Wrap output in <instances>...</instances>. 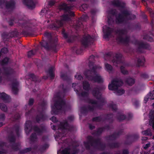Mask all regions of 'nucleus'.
<instances>
[{"label":"nucleus","instance_id":"nucleus-38","mask_svg":"<svg viewBox=\"0 0 154 154\" xmlns=\"http://www.w3.org/2000/svg\"><path fill=\"white\" fill-rule=\"evenodd\" d=\"M83 89L88 92L91 89L90 85L89 82L87 81L83 82Z\"/></svg>","mask_w":154,"mask_h":154},{"label":"nucleus","instance_id":"nucleus-39","mask_svg":"<svg viewBox=\"0 0 154 154\" xmlns=\"http://www.w3.org/2000/svg\"><path fill=\"white\" fill-rule=\"evenodd\" d=\"M61 78L64 81H65L68 83L71 82V78L70 76H68L66 74L63 73L61 75Z\"/></svg>","mask_w":154,"mask_h":154},{"label":"nucleus","instance_id":"nucleus-26","mask_svg":"<svg viewBox=\"0 0 154 154\" xmlns=\"http://www.w3.org/2000/svg\"><path fill=\"white\" fill-rule=\"evenodd\" d=\"M4 74L7 76H12L15 74L14 70L10 67L3 68Z\"/></svg>","mask_w":154,"mask_h":154},{"label":"nucleus","instance_id":"nucleus-55","mask_svg":"<svg viewBox=\"0 0 154 154\" xmlns=\"http://www.w3.org/2000/svg\"><path fill=\"white\" fill-rule=\"evenodd\" d=\"M9 60V58L8 57H6L2 60L1 62V64L2 66L6 65L8 63Z\"/></svg>","mask_w":154,"mask_h":154},{"label":"nucleus","instance_id":"nucleus-43","mask_svg":"<svg viewBox=\"0 0 154 154\" xmlns=\"http://www.w3.org/2000/svg\"><path fill=\"white\" fill-rule=\"evenodd\" d=\"M114 154H129V151L128 149H123L118 151Z\"/></svg>","mask_w":154,"mask_h":154},{"label":"nucleus","instance_id":"nucleus-22","mask_svg":"<svg viewBox=\"0 0 154 154\" xmlns=\"http://www.w3.org/2000/svg\"><path fill=\"white\" fill-rule=\"evenodd\" d=\"M59 128L63 130H67L70 132L73 131L74 130V127L73 125H69L68 122L65 120L63 122H60L59 126Z\"/></svg>","mask_w":154,"mask_h":154},{"label":"nucleus","instance_id":"nucleus-14","mask_svg":"<svg viewBox=\"0 0 154 154\" xmlns=\"http://www.w3.org/2000/svg\"><path fill=\"white\" fill-rule=\"evenodd\" d=\"M134 44L136 45H137L138 47L137 51L140 53H143V49H146L148 50H150L151 48L150 45L146 43H144L142 41H140L137 40H136L134 42Z\"/></svg>","mask_w":154,"mask_h":154},{"label":"nucleus","instance_id":"nucleus-40","mask_svg":"<svg viewBox=\"0 0 154 154\" xmlns=\"http://www.w3.org/2000/svg\"><path fill=\"white\" fill-rule=\"evenodd\" d=\"M20 144L19 143H13L11 145V147L12 149L14 151H17L19 149V147Z\"/></svg>","mask_w":154,"mask_h":154},{"label":"nucleus","instance_id":"nucleus-49","mask_svg":"<svg viewBox=\"0 0 154 154\" xmlns=\"http://www.w3.org/2000/svg\"><path fill=\"white\" fill-rule=\"evenodd\" d=\"M87 106H84L80 108V112L82 114H84L88 112Z\"/></svg>","mask_w":154,"mask_h":154},{"label":"nucleus","instance_id":"nucleus-1","mask_svg":"<svg viewBox=\"0 0 154 154\" xmlns=\"http://www.w3.org/2000/svg\"><path fill=\"white\" fill-rule=\"evenodd\" d=\"M87 141L84 142V146L87 150H90L91 154H95L94 149H91V146L94 149L100 151H103L106 148V145L100 141V139H94L92 136L89 135L87 137Z\"/></svg>","mask_w":154,"mask_h":154},{"label":"nucleus","instance_id":"nucleus-37","mask_svg":"<svg viewBox=\"0 0 154 154\" xmlns=\"http://www.w3.org/2000/svg\"><path fill=\"white\" fill-rule=\"evenodd\" d=\"M125 82L127 84L131 86L134 84L135 80L132 78L128 77L126 79Z\"/></svg>","mask_w":154,"mask_h":154},{"label":"nucleus","instance_id":"nucleus-13","mask_svg":"<svg viewBox=\"0 0 154 154\" xmlns=\"http://www.w3.org/2000/svg\"><path fill=\"white\" fill-rule=\"evenodd\" d=\"M70 19V17L67 14L62 15L61 19L60 20H57L55 23L51 25V27L53 29H57L63 26L64 21H68Z\"/></svg>","mask_w":154,"mask_h":154},{"label":"nucleus","instance_id":"nucleus-21","mask_svg":"<svg viewBox=\"0 0 154 154\" xmlns=\"http://www.w3.org/2000/svg\"><path fill=\"white\" fill-rule=\"evenodd\" d=\"M111 129V128L109 125H106L103 127H99L97 128V130L94 131V132L92 133L93 135L99 136H100L103 132L105 130L108 131Z\"/></svg>","mask_w":154,"mask_h":154},{"label":"nucleus","instance_id":"nucleus-4","mask_svg":"<svg viewBox=\"0 0 154 154\" xmlns=\"http://www.w3.org/2000/svg\"><path fill=\"white\" fill-rule=\"evenodd\" d=\"M97 68V66H93L92 69L85 71L84 74L88 80L101 83L103 82V80L101 76L97 73L96 69Z\"/></svg>","mask_w":154,"mask_h":154},{"label":"nucleus","instance_id":"nucleus-5","mask_svg":"<svg viewBox=\"0 0 154 154\" xmlns=\"http://www.w3.org/2000/svg\"><path fill=\"white\" fill-rule=\"evenodd\" d=\"M32 129L37 134V135L40 136L46 131V128L45 126L43 125H41L39 127L36 125L32 126L31 121H27L25 127V131L26 135H29Z\"/></svg>","mask_w":154,"mask_h":154},{"label":"nucleus","instance_id":"nucleus-7","mask_svg":"<svg viewBox=\"0 0 154 154\" xmlns=\"http://www.w3.org/2000/svg\"><path fill=\"white\" fill-rule=\"evenodd\" d=\"M115 32L117 35L116 40L118 43L125 45L129 44L130 40V37L127 35L124 37L123 36L127 34V32L125 29H117L115 31Z\"/></svg>","mask_w":154,"mask_h":154},{"label":"nucleus","instance_id":"nucleus-54","mask_svg":"<svg viewBox=\"0 0 154 154\" xmlns=\"http://www.w3.org/2000/svg\"><path fill=\"white\" fill-rule=\"evenodd\" d=\"M29 78L32 79V81L36 82L37 81V77L33 74H30L28 75Z\"/></svg>","mask_w":154,"mask_h":154},{"label":"nucleus","instance_id":"nucleus-45","mask_svg":"<svg viewBox=\"0 0 154 154\" xmlns=\"http://www.w3.org/2000/svg\"><path fill=\"white\" fill-rule=\"evenodd\" d=\"M143 38L151 42L153 41V38L149 35V34L144 35Z\"/></svg>","mask_w":154,"mask_h":154},{"label":"nucleus","instance_id":"nucleus-28","mask_svg":"<svg viewBox=\"0 0 154 154\" xmlns=\"http://www.w3.org/2000/svg\"><path fill=\"white\" fill-rule=\"evenodd\" d=\"M23 3L29 9H32L35 7V5L32 0H23Z\"/></svg>","mask_w":154,"mask_h":154},{"label":"nucleus","instance_id":"nucleus-48","mask_svg":"<svg viewBox=\"0 0 154 154\" xmlns=\"http://www.w3.org/2000/svg\"><path fill=\"white\" fill-rule=\"evenodd\" d=\"M76 38V36L75 35H69L67 39V42H72L75 40Z\"/></svg>","mask_w":154,"mask_h":154},{"label":"nucleus","instance_id":"nucleus-50","mask_svg":"<svg viewBox=\"0 0 154 154\" xmlns=\"http://www.w3.org/2000/svg\"><path fill=\"white\" fill-rule=\"evenodd\" d=\"M105 69L107 71H111L112 70L113 68L112 66L108 63H105Z\"/></svg>","mask_w":154,"mask_h":154},{"label":"nucleus","instance_id":"nucleus-18","mask_svg":"<svg viewBox=\"0 0 154 154\" xmlns=\"http://www.w3.org/2000/svg\"><path fill=\"white\" fill-rule=\"evenodd\" d=\"M8 81L12 82V91L13 93L15 95L17 94L18 91V87L19 85V82L13 76H11V77H8Z\"/></svg>","mask_w":154,"mask_h":154},{"label":"nucleus","instance_id":"nucleus-8","mask_svg":"<svg viewBox=\"0 0 154 154\" xmlns=\"http://www.w3.org/2000/svg\"><path fill=\"white\" fill-rule=\"evenodd\" d=\"M122 55L119 53L114 54L113 52L110 51L106 53L104 55L105 59L106 58L110 59L111 57H113L112 62L114 65L117 66V65L122 63Z\"/></svg>","mask_w":154,"mask_h":154},{"label":"nucleus","instance_id":"nucleus-33","mask_svg":"<svg viewBox=\"0 0 154 154\" xmlns=\"http://www.w3.org/2000/svg\"><path fill=\"white\" fill-rule=\"evenodd\" d=\"M74 90L76 92L77 95L79 97H87L88 95V91H82L80 93L79 91L75 88H74Z\"/></svg>","mask_w":154,"mask_h":154},{"label":"nucleus","instance_id":"nucleus-15","mask_svg":"<svg viewBox=\"0 0 154 154\" xmlns=\"http://www.w3.org/2000/svg\"><path fill=\"white\" fill-rule=\"evenodd\" d=\"M74 7L73 5H68L66 3H63L59 5V8L60 10H63L65 12H68L67 14L69 17H73L75 16V14L74 12L71 10H73Z\"/></svg>","mask_w":154,"mask_h":154},{"label":"nucleus","instance_id":"nucleus-17","mask_svg":"<svg viewBox=\"0 0 154 154\" xmlns=\"http://www.w3.org/2000/svg\"><path fill=\"white\" fill-rule=\"evenodd\" d=\"M21 26L22 27H25L21 33L22 35H24L27 36H32L34 30L32 28L28 26V24L25 22H23L22 23Z\"/></svg>","mask_w":154,"mask_h":154},{"label":"nucleus","instance_id":"nucleus-27","mask_svg":"<svg viewBox=\"0 0 154 154\" xmlns=\"http://www.w3.org/2000/svg\"><path fill=\"white\" fill-rule=\"evenodd\" d=\"M111 3L114 6L120 7L122 9L125 8L126 5L125 3L120 2L119 0H114L111 2Z\"/></svg>","mask_w":154,"mask_h":154},{"label":"nucleus","instance_id":"nucleus-60","mask_svg":"<svg viewBox=\"0 0 154 154\" xmlns=\"http://www.w3.org/2000/svg\"><path fill=\"white\" fill-rule=\"evenodd\" d=\"M82 25V23L81 21H78L75 25V28L76 30L78 29L81 27Z\"/></svg>","mask_w":154,"mask_h":154},{"label":"nucleus","instance_id":"nucleus-12","mask_svg":"<svg viewBox=\"0 0 154 154\" xmlns=\"http://www.w3.org/2000/svg\"><path fill=\"white\" fill-rule=\"evenodd\" d=\"M94 41V38L89 34L84 35L81 40L82 45L85 48H87L91 45Z\"/></svg>","mask_w":154,"mask_h":154},{"label":"nucleus","instance_id":"nucleus-11","mask_svg":"<svg viewBox=\"0 0 154 154\" xmlns=\"http://www.w3.org/2000/svg\"><path fill=\"white\" fill-rule=\"evenodd\" d=\"M40 109H38L39 114L36 115L35 117V120L37 122L39 123L41 120L44 121L46 119V117L44 113L46 108L47 105V102L42 101L39 103Z\"/></svg>","mask_w":154,"mask_h":154},{"label":"nucleus","instance_id":"nucleus-32","mask_svg":"<svg viewBox=\"0 0 154 154\" xmlns=\"http://www.w3.org/2000/svg\"><path fill=\"white\" fill-rule=\"evenodd\" d=\"M95 56L92 55L90 56L88 59L89 60V64L88 66L90 69L92 68L93 66H97L96 65H94V60Z\"/></svg>","mask_w":154,"mask_h":154},{"label":"nucleus","instance_id":"nucleus-44","mask_svg":"<svg viewBox=\"0 0 154 154\" xmlns=\"http://www.w3.org/2000/svg\"><path fill=\"white\" fill-rule=\"evenodd\" d=\"M72 50L73 52H75L76 53L78 54H81L83 51L81 48H78L76 46H74L72 47Z\"/></svg>","mask_w":154,"mask_h":154},{"label":"nucleus","instance_id":"nucleus-51","mask_svg":"<svg viewBox=\"0 0 154 154\" xmlns=\"http://www.w3.org/2000/svg\"><path fill=\"white\" fill-rule=\"evenodd\" d=\"M0 109L2 111L4 112H6L7 111V106L3 103H0Z\"/></svg>","mask_w":154,"mask_h":154},{"label":"nucleus","instance_id":"nucleus-10","mask_svg":"<svg viewBox=\"0 0 154 154\" xmlns=\"http://www.w3.org/2000/svg\"><path fill=\"white\" fill-rule=\"evenodd\" d=\"M19 125L17 124H15L12 127L10 128L9 134L8 136V139L10 143H15L16 141V138L14 135V132L15 131L18 137L20 136L19 132Z\"/></svg>","mask_w":154,"mask_h":154},{"label":"nucleus","instance_id":"nucleus-16","mask_svg":"<svg viewBox=\"0 0 154 154\" xmlns=\"http://www.w3.org/2000/svg\"><path fill=\"white\" fill-rule=\"evenodd\" d=\"M123 84L122 79L116 78L113 79L111 84L108 85L109 89L110 90L116 91L118 89V87L122 86Z\"/></svg>","mask_w":154,"mask_h":154},{"label":"nucleus","instance_id":"nucleus-62","mask_svg":"<svg viewBox=\"0 0 154 154\" xmlns=\"http://www.w3.org/2000/svg\"><path fill=\"white\" fill-rule=\"evenodd\" d=\"M117 94L118 95H120L125 93V91L123 89H117Z\"/></svg>","mask_w":154,"mask_h":154},{"label":"nucleus","instance_id":"nucleus-24","mask_svg":"<svg viewBox=\"0 0 154 154\" xmlns=\"http://www.w3.org/2000/svg\"><path fill=\"white\" fill-rule=\"evenodd\" d=\"M123 132V130H121L117 132H114L112 134L106 137V139L108 140H114L121 135Z\"/></svg>","mask_w":154,"mask_h":154},{"label":"nucleus","instance_id":"nucleus-41","mask_svg":"<svg viewBox=\"0 0 154 154\" xmlns=\"http://www.w3.org/2000/svg\"><path fill=\"white\" fill-rule=\"evenodd\" d=\"M116 117L117 119L119 121H121L126 119V116L121 114L119 112H117Z\"/></svg>","mask_w":154,"mask_h":154},{"label":"nucleus","instance_id":"nucleus-46","mask_svg":"<svg viewBox=\"0 0 154 154\" xmlns=\"http://www.w3.org/2000/svg\"><path fill=\"white\" fill-rule=\"evenodd\" d=\"M120 70L121 73L124 75H128L129 73L128 71L125 69V67L123 66L120 67Z\"/></svg>","mask_w":154,"mask_h":154},{"label":"nucleus","instance_id":"nucleus-58","mask_svg":"<svg viewBox=\"0 0 154 154\" xmlns=\"http://www.w3.org/2000/svg\"><path fill=\"white\" fill-rule=\"evenodd\" d=\"M15 20V18L14 17H11L8 20H7L9 25L12 26L14 24V22Z\"/></svg>","mask_w":154,"mask_h":154},{"label":"nucleus","instance_id":"nucleus-64","mask_svg":"<svg viewBox=\"0 0 154 154\" xmlns=\"http://www.w3.org/2000/svg\"><path fill=\"white\" fill-rule=\"evenodd\" d=\"M109 14H112L113 16H116L117 15V11L116 9H112L110 10L109 12Z\"/></svg>","mask_w":154,"mask_h":154},{"label":"nucleus","instance_id":"nucleus-35","mask_svg":"<svg viewBox=\"0 0 154 154\" xmlns=\"http://www.w3.org/2000/svg\"><path fill=\"white\" fill-rule=\"evenodd\" d=\"M108 146L110 149H113L119 148L120 146V144L117 142H112L109 143L108 144Z\"/></svg>","mask_w":154,"mask_h":154},{"label":"nucleus","instance_id":"nucleus-19","mask_svg":"<svg viewBox=\"0 0 154 154\" xmlns=\"http://www.w3.org/2000/svg\"><path fill=\"white\" fill-rule=\"evenodd\" d=\"M113 115L112 113L107 114L106 115L104 120H103L102 117L100 116H98L93 117L92 119V121L93 122H100L102 121L107 120L110 123H112L113 121Z\"/></svg>","mask_w":154,"mask_h":154},{"label":"nucleus","instance_id":"nucleus-29","mask_svg":"<svg viewBox=\"0 0 154 154\" xmlns=\"http://www.w3.org/2000/svg\"><path fill=\"white\" fill-rule=\"evenodd\" d=\"M0 98L5 103H8L10 101V96L4 92L0 93Z\"/></svg>","mask_w":154,"mask_h":154},{"label":"nucleus","instance_id":"nucleus-3","mask_svg":"<svg viewBox=\"0 0 154 154\" xmlns=\"http://www.w3.org/2000/svg\"><path fill=\"white\" fill-rule=\"evenodd\" d=\"M100 87H96L94 88L92 94L93 96L97 99L98 101L88 98L87 99V102L89 103L92 104L96 105V106L99 108H101L104 105L105 100L102 97L100 90Z\"/></svg>","mask_w":154,"mask_h":154},{"label":"nucleus","instance_id":"nucleus-36","mask_svg":"<svg viewBox=\"0 0 154 154\" xmlns=\"http://www.w3.org/2000/svg\"><path fill=\"white\" fill-rule=\"evenodd\" d=\"M54 67L53 66H51L49 68L47 72L51 79H54L55 76L54 73Z\"/></svg>","mask_w":154,"mask_h":154},{"label":"nucleus","instance_id":"nucleus-56","mask_svg":"<svg viewBox=\"0 0 154 154\" xmlns=\"http://www.w3.org/2000/svg\"><path fill=\"white\" fill-rule=\"evenodd\" d=\"M143 134L147 136H151L152 135V133L151 130L149 129L147 130L142 132Z\"/></svg>","mask_w":154,"mask_h":154},{"label":"nucleus","instance_id":"nucleus-31","mask_svg":"<svg viewBox=\"0 0 154 154\" xmlns=\"http://www.w3.org/2000/svg\"><path fill=\"white\" fill-rule=\"evenodd\" d=\"M145 62V59L144 56H141L139 57L137 59V61L136 63L137 66L140 67L143 66L144 65Z\"/></svg>","mask_w":154,"mask_h":154},{"label":"nucleus","instance_id":"nucleus-34","mask_svg":"<svg viewBox=\"0 0 154 154\" xmlns=\"http://www.w3.org/2000/svg\"><path fill=\"white\" fill-rule=\"evenodd\" d=\"M149 99L150 100L154 99V90L150 91L144 97V101L145 103L147 102Z\"/></svg>","mask_w":154,"mask_h":154},{"label":"nucleus","instance_id":"nucleus-20","mask_svg":"<svg viewBox=\"0 0 154 154\" xmlns=\"http://www.w3.org/2000/svg\"><path fill=\"white\" fill-rule=\"evenodd\" d=\"M19 34L18 32L15 30L9 33L7 32H3L2 34V37L4 41H9L11 38L13 37H17Z\"/></svg>","mask_w":154,"mask_h":154},{"label":"nucleus","instance_id":"nucleus-52","mask_svg":"<svg viewBox=\"0 0 154 154\" xmlns=\"http://www.w3.org/2000/svg\"><path fill=\"white\" fill-rule=\"evenodd\" d=\"M32 150V148L30 147L26 148L20 151V152L21 154L27 153L30 151Z\"/></svg>","mask_w":154,"mask_h":154},{"label":"nucleus","instance_id":"nucleus-23","mask_svg":"<svg viewBox=\"0 0 154 154\" xmlns=\"http://www.w3.org/2000/svg\"><path fill=\"white\" fill-rule=\"evenodd\" d=\"M139 137V135L137 134L128 135L127 136L125 144L127 145H130L134 142L137 140Z\"/></svg>","mask_w":154,"mask_h":154},{"label":"nucleus","instance_id":"nucleus-63","mask_svg":"<svg viewBox=\"0 0 154 154\" xmlns=\"http://www.w3.org/2000/svg\"><path fill=\"white\" fill-rule=\"evenodd\" d=\"M114 20L111 16H108V22L109 25L111 24V23L114 22Z\"/></svg>","mask_w":154,"mask_h":154},{"label":"nucleus","instance_id":"nucleus-61","mask_svg":"<svg viewBox=\"0 0 154 154\" xmlns=\"http://www.w3.org/2000/svg\"><path fill=\"white\" fill-rule=\"evenodd\" d=\"M109 107L113 111H116L117 110V106L115 104H111L109 105Z\"/></svg>","mask_w":154,"mask_h":154},{"label":"nucleus","instance_id":"nucleus-59","mask_svg":"<svg viewBox=\"0 0 154 154\" xmlns=\"http://www.w3.org/2000/svg\"><path fill=\"white\" fill-rule=\"evenodd\" d=\"M61 33L64 38L67 39L69 35L68 33L65 32V30L64 29H62Z\"/></svg>","mask_w":154,"mask_h":154},{"label":"nucleus","instance_id":"nucleus-9","mask_svg":"<svg viewBox=\"0 0 154 154\" xmlns=\"http://www.w3.org/2000/svg\"><path fill=\"white\" fill-rule=\"evenodd\" d=\"M121 14H119L116 17V22L117 24H122L130 19L128 17L131 15L130 12L127 10H120Z\"/></svg>","mask_w":154,"mask_h":154},{"label":"nucleus","instance_id":"nucleus-53","mask_svg":"<svg viewBox=\"0 0 154 154\" xmlns=\"http://www.w3.org/2000/svg\"><path fill=\"white\" fill-rule=\"evenodd\" d=\"M36 50H32L29 51L28 52V57H30L31 56L34 55L36 53Z\"/></svg>","mask_w":154,"mask_h":154},{"label":"nucleus","instance_id":"nucleus-30","mask_svg":"<svg viewBox=\"0 0 154 154\" xmlns=\"http://www.w3.org/2000/svg\"><path fill=\"white\" fill-rule=\"evenodd\" d=\"M15 3L13 1L6 2L5 3V7L7 9L13 10L15 7Z\"/></svg>","mask_w":154,"mask_h":154},{"label":"nucleus","instance_id":"nucleus-2","mask_svg":"<svg viewBox=\"0 0 154 154\" xmlns=\"http://www.w3.org/2000/svg\"><path fill=\"white\" fill-rule=\"evenodd\" d=\"M44 36L47 38L48 41L42 40L40 42L41 46L47 51L52 50L56 52L57 39L53 37L50 32H45Z\"/></svg>","mask_w":154,"mask_h":154},{"label":"nucleus","instance_id":"nucleus-6","mask_svg":"<svg viewBox=\"0 0 154 154\" xmlns=\"http://www.w3.org/2000/svg\"><path fill=\"white\" fill-rule=\"evenodd\" d=\"M67 108V106L64 100L61 99L56 100L54 101V106L51 107V114L58 115L60 111L65 113Z\"/></svg>","mask_w":154,"mask_h":154},{"label":"nucleus","instance_id":"nucleus-57","mask_svg":"<svg viewBox=\"0 0 154 154\" xmlns=\"http://www.w3.org/2000/svg\"><path fill=\"white\" fill-rule=\"evenodd\" d=\"M87 106V108H88V111L89 110V111H92V112H93L94 110L95 107H97L99 109H100L101 108H102L103 107V106H102L101 108H99L96 106V105L95 106L93 105L92 106H91L89 105L88 106Z\"/></svg>","mask_w":154,"mask_h":154},{"label":"nucleus","instance_id":"nucleus-42","mask_svg":"<svg viewBox=\"0 0 154 154\" xmlns=\"http://www.w3.org/2000/svg\"><path fill=\"white\" fill-rule=\"evenodd\" d=\"M49 146V145L47 143H45L44 145H41L39 146V150L41 152H44L46 149H48Z\"/></svg>","mask_w":154,"mask_h":154},{"label":"nucleus","instance_id":"nucleus-25","mask_svg":"<svg viewBox=\"0 0 154 154\" xmlns=\"http://www.w3.org/2000/svg\"><path fill=\"white\" fill-rule=\"evenodd\" d=\"M113 31V29L107 26L103 27V37L105 38H108Z\"/></svg>","mask_w":154,"mask_h":154},{"label":"nucleus","instance_id":"nucleus-47","mask_svg":"<svg viewBox=\"0 0 154 154\" xmlns=\"http://www.w3.org/2000/svg\"><path fill=\"white\" fill-rule=\"evenodd\" d=\"M37 139V135L35 133H33L30 136V140L32 142H35Z\"/></svg>","mask_w":154,"mask_h":154}]
</instances>
